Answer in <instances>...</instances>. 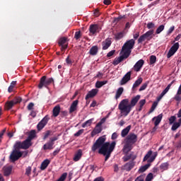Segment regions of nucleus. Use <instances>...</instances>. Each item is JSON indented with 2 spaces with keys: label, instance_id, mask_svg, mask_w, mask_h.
I'll return each instance as SVG.
<instances>
[{
  "label": "nucleus",
  "instance_id": "f257e3e1",
  "mask_svg": "<svg viewBox=\"0 0 181 181\" xmlns=\"http://www.w3.org/2000/svg\"><path fill=\"white\" fill-rule=\"evenodd\" d=\"M105 141H107L105 136H100L92 146L91 151L92 152H96L98 149V153L105 156V162H107L108 159H110L111 153H112L114 149H115L117 142L112 141L110 144V142H105Z\"/></svg>",
  "mask_w": 181,
  "mask_h": 181
},
{
  "label": "nucleus",
  "instance_id": "f03ea898",
  "mask_svg": "<svg viewBox=\"0 0 181 181\" xmlns=\"http://www.w3.org/2000/svg\"><path fill=\"white\" fill-rule=\"evenodd\" d=\"M156 156H158L157 152L153 153L152 150H149L143 158V162H146L147 160L148 163L139 169V173H144L147 169H149L151 163L156 159Z\"/></svg>",
  "mask_w": 181,
  "mask_h": 181
},
{
  "label": "nucleus",
  "instance_id": "7ed1b4c3",
  "mask_svg": "<svg viewBox=\"0 0 181 181\" xmlns=\"http://www.w3.org/2000/svg\"><path fill=\"white\" fill-rule=\"evenodd\" d=\"M138 141V136L134 133H129L125 139V144L123 147L124 153H128L130 151L132 150V145L136 144Z\"/></svg>",
  "mask_w": 181,
  "mask_h": 181
},
{
  "label": "nucleus",
  "instance_id": "20e7f679",
  "mask_svg": "<svg viewBox=\"0 0 181 181\" xmlns=\"http://www.w3.org/2000/svg\"><path fill=\"white\" fill-rule=\"evenodd\" d=\"M135 46V40L131 39L127 40L122 46L121 53H124L126 56H131L132 49Z\"/></svg>",
  "mask_w": 181,
  "mask_h": 181
},
{
  "label": "nucleus",
  "instance_id": "39448f33",
  "mask_svg": "<svg viewBox=\"0 0 181 181\" xmlns=\"http://www.w3.org/2000/svg\"><path fill=\"white\" fill-rule=\"evenodd\" d=\"M128 103H129L128 99H124L119 103L118 106L119 110L125 117H127L129 112H131V110H132V107L128 105Z\"/></svg>",
  "mask_w": 181,
  "mask_h": 181
},
{
  "label": "nucleus",
  "instance_id": "423d86ee",
  "mask_svg": "<svg viewBox=\"0 0 181 181\" xmlns=\"http://www.w3.org/2000/svg\"><path fill=\"white\" fill-rule=\"evenodd\" d=\"M14 149L12 151L10 155V160L13 163L16 162V160H19L20 158H22L23 155V152L21 151V148H16V145L13 146Z\"/></svg>",
  "mask_w": 181,
  "mask_h": 181
},
{
  "label": "nucleus",
  "instance_id": "0eeeda50",
  "mask_svg": "<svg viewBox=\"0 0 181 181\" xmlns=\"http://www.w3.org/2000/svg\"><path fill=\"white\" fill-rule=\"evenodd\" d=\"M52 83H54V80H53V78H47V76H43L40 79V83L38 84V88L40 90H42V88H43V87H45V88H47V87H49V86H50Z\"/></svg>",
  "mask_w": 181,
  "mask_h": 181
},
{
  "label": "nucleus",
  "instance_id": "6e6552de",
  "mask_svg": "<svg viewBox=\"0 0 181 181\" xmlns=\"http://www.w3.org/2000/svg\"><path fill=\"white\" fill-rule=\"evenodd\" d=\"M16 149H29L33 144L32 143L31 141L29 139H26L24 140L23 142L22 141H16L15 143Z\"/></svg>",
  "mask_w": 181,
  "mask_h": 181
},
{
  "label": "nucleus",
  "instance_id": "1a4fd4ad",
  "mask_svg": "<svg viewBox=\"0 0 181 181\" xmlns=\"http://www.w3.org/2000/svg\"><path fill=\"white\" fill-rule=\"evenodd\" d=\"M153 38V30H150L139 37L138 39V44L139 45V43H142V42H145V40H151Z\"/></svg>",
  "mask_w": 181,
  "mask_h": 181
},
{
  "label": "nucleus",
  "instance_id": "9d476101",
  "mask_svg": "<svg viewBox=\"0 0 181 181\" xmlns=\"http://www.w3.org/2000/svg\"><path fill=\"white\" fill-rule=\"evenodd\" d=\"M50 118L49 116L46 115L43 119L37 124V131H42V129L47 125V123L49 122V120Z\"/></svg>",
  "mask_w": 181,
  "mask_h": 181
},
{
  "label": "nucleus",
  "instance_id": "9b49d317",
  "mask_svg": "<svg viewBox=\"0 0 181 181\" xmlns=\"http://www.w3.org/2000/svg\"><path fill=\"white\" fill-rule=\"evenodd\" d=\"M101 30V27L98 24H91L89 27V32L91 35H95L96 33H100Z\"/></svg>",
  "mask_w": 181,
  "mask_h": 181
},
{
  "label": "nucleus",
  "instance_id": "f8f14e48",
  "mask_svg": "<svg viewBox=\"0 0 181 181\" xmlns=\"http://www.w3.org/2000/svg\"><path fill=\"white\" fill-rule=\"evenodd\" d=\"M129 57L123 53L121 56L116 57L114 61L112 62V64L114 66H118L121 62H124L125 59H128Z\"/></svg>",
  "mask_w": 181,
  "mask_h": 181
},
{
  "label": "nucleus",
  "instance_id": "ddd939ff",
  "mask_svg": "<svg viewBox=\"0 0 181 181\" xmlns=\"http://www.w3.org/2000/svg\"><path fill=\"white\" fill-rule=\"evenodd\" d=\"M132 74V72L129 71L127 72L124 76L123 78L121 79V81H119V84L120 86H124V84H127L128 83V81H129V80H131V74Z\"/></svg>",
  "mask_w": 181,
  "mask_h": 181
},
{
  "label": "nucleus",
  "instance_id": "4468645a",
  "mask_svg": "<svg viewBox=\"0 0 181 181\" xmlns=\"http://www.w3.org/2000/svg\"><path fill=\"white\" fill-rule=\"evenodd\" d=\"M135 166V161L130 160L129 162L127 163L123 166V170H126L127 172H129L134 169Z\"/></svg>",
  "mask_w": 181,
  "mask_h": 181
},
{
  "label": "nucleus",
  "instance_id": "2eb2a0df",
  "mask_svg": "<svg viewBox=\"0 0 181 181\" xmlns=\"http://www.w3.org/2000/svg\"><path fill=\"white\" fill-rule=\"evenodd\" d=\"M98 94V89L95 88L92 89L91 90L88 91L87 95L85 97V100H89V98H94Z\"/></svg>",
  "mask_w": 181,
  "mask_h": 181
},
{
  "label": "nucleus",
  "instance_id": "dca6fc26",
  "mask_svg": "<svg viewBox=\"0 0 181 181\" xmlns=\"http://www.w3.org/2000/svg\"><path fill=\"white\" fill-rule=\"evenodd\" d=\"M103 131V127L100 126L98 124H96L93 130L90 133V136L93 137L95 136L98 134H100Z\"/></svg>",
  "mask_w": 181,
  "mask_h": 181
},
{
  "label": "nucleus",
  "instance_id": "f3484780",
  "mask_svg": "<svg viewBox=\"0 0 181 181\" xmlns=\"http://www.w3.org/2000/svg\"><path fill=\"white\" fill-rule=\"evenodd\" d=\"M144 64H145V61L144 59H139L134 66L135 71H140Z\"/></svg>",
  "mask_w": 181,
  "mask_h": 181
},
{
  "label": "nucleus",
  "instance_id": "a211bd4d",
  "mask_svg": "<svg viewBox=\"0 0 181 181\" xmlns=\"http://www.w3.org/2000/svg\"><path fill=\"white\" fill-rule=\"evenodd\" d=\"M78 105V100H74L70 107H69V114H73L74 111H77V106Z\"/></svg>",
  "mask_w": 181,
  "mask_h": 181
},
{
  "label": "nucleus",
  "instance_id": "6ab92c4d",
  "mask_svg": "<svg viewBox=\"0 0 181 181\" xmlns=\"http://www.w3.org/2000/svg\"><path fill=\"white\" fill-rule=\"evenodd\" d=\"M162 118H163V115L162 113L152 118V121H154V125L156 127H158V125L160 124V121H162Z\"/></svg>",
  "mask_w": 181,
  "mask_h": 181
},
{
  "label": "nucleus",
  "instance_id": "aec40b11",
  "mask_svg": "<svg viewBox=\"0 0 181 181\" xmlns=\"http://www.w3.org/2000/svg\"><path fill=\"white\" fill-rule=\"evenodd\" d=\"M139 100H141V95H136L134 98H132L129 105L132 108H134V107H135L136 105V104L138 103V101H139Z\"/></svg>",
  "mask_w": 181,
  "mask_h": 181
},
{
  "label": "nucleus",
  "instance_id": "412c9836",
  "mask_svg": "<svg viewBox=\"0 0 181 181\" xmlns=\"http://www.w3.org/2000/svg\"><path fill=\"white\" fill-rule=\"evenodd\" d=\"M81 156H83V151L81 149H78L75 153L73 160L74 162H78V160L81 159Z\"/></svg>",
  "mask_w": 181,
  "mask_h": 181
},
{
  "label": "nucleus",
  "instance_id": "4be33fe9",
  "mask_svg": "<svg viewBox=\"0 0 181 181\" xmlns=\"http://www.w3.org/2000/svg\"><path fill=\"white\" fill-rule=\"evenodd\" d=\"M111 38H107L105 41L102 42L103 50H107L110 46H111Z\"/></svg>",
  "mask_w": 181,
  "mask_h": 181
},
{
  "label": "nucleus",
  "instance_id": "5701e85b",
  "mask_svg": "<svg viewBox=\"0 0 181 181\" xmlns=\"http://www.w3.org/2000/svg\"><path fill=\"white\" fill-rule=\"evenodd\" d=\"M12 169H13V167L12 165L4 167V176H9V175H11V173H12Z\"/></svg>",
  "mask_w": 181,
  "mask_h": 181
},
{
  "label": "nucleus",
  "instance_id": "b1692460",
  "mask_svg": "<svg viewBox=\"0 0 181 181\" xmlns=\"http://www.w3.org/2000/svg\"><path fill=\"white\" fill-rule=\"evenodd\" d=\"M129 131H131V125L127 126L126 128L122 130L121 136L122 138H125L128 134H129Z\"/></svg>",
  "mask_w": 181,
  "mask_h": 181
},
{
  "label": "nucleus",
  "instance_id": "393cba45",
  "mask_svg": "<svg viewBox=\"0 0 181 181\" xmlns=\"http://www.w3.org/2000/svg\"><path fill=\"white\" fill-rule=\"evenodd\" d=\"M97 53H98V47L97 45L93 46L89 51V54L90 56H96Z\"/></svg>",
  "mask_w": 181,
  "mask_h": 181
},
{
  "label": "nucleus",
  "instance_id": "a878e982",
  "mask_svg": "<svg viewBox=\"0 0 181 181\" xmlns=\"http://www.w3.org/2000/svg\"><path fill=\"white\" fill-rule=\"evenodd\" d=\"M181 126V118L178 119V122H175L173 123L172 127H171V131H176L178 128H180Z\"/></svg>",
  "mask_w": 181,
  "mask_h": 181
},
{
  "label": "nucleus",
  "instance_id": "bb28decb",
  "mask_svg": "<svg viewBox=\"0 0 181 181\" xmlns=\"http://www.w3.org/2000/svg\"><path fill=\"white\" fill-rule=\"evenodd\" d=\"M60 114V105H57L53 108L52 110V115L53 117H59V115Z\"/></svg>",
  "mask_w": 181,
  "mask_h": 181
},
{
  "label": "nucleus",
  "instance_id": "cd10ccee",
  "mask_svg": "<svg viewBox=\"0 0 181 181\" xmlns=\"http://www.w3.org/2000/svg\"><path fill=\"white\" fill-rule=\"evenodd\" d=\"M50 165V160L49 159H46L42 162L40 169L41 170H45L46 168H47Z\"/></svg>",
  "mask_w": 181,
  "mask_h": 181
},
{
  "label": "nucleus",
  "instance_id": "c85d7f7f",
  "mask_svg": "<svg viewBox=\"0 0 181 181\" xmlns=\"http://www.w3.org/2000/svg\"><path fill=\"white\" fill-rule=\"evenodd\" d=\"M53 145H54V143H52V141H48L47 144H45L43 146L44 151H47V149H53Z\"/></svg>",
  "mask_w": 181,
  "mask_h": 181
},
{
  "label": "nucleus",
  "instance_id": "c756f323",
  "mask_svg": "<svg viewBox=\"0 0 181 181\" xmlns=\"http://www.w3.org/2000/svg\"><path fill=\"white\" fill-rule=\"evenodd\" d=\"M122 93H124V88L122 87L119 88L116 91V95L115 96V100H118V98H119V97L122 95Z\"/></svg>",
  "mask_w": 181,
  "mask_h": 181
},
{
  "label": "nucleus",
  "instance_id": "7c9ffc66",
  "mask_svg": "<svg viewBox=\"0 0 181 181\" xmlns=\"http://www.w3.org/2000/svg\"><path fill=\"white\" fill-rule=\"evenodd\" d=\"M142 78H139L133 84L132 90H135L136 87H139V86H141V84L142 83Z\"/></svg>",
  "mask_w": 181,
  "mask_h": 181
},
{
  "label": "nucleus",
  "instance_id": "2f4dec72",
  "mask_svg": "<svg viewBox=\"0 0 181 181\" xmlns=\"http://www.w3.org/2000/svg\"><path fill=\"white\" fill-rule=\"evenodd\" d=\"M160 169L161 172H164V170H168L169 169V163H163L160 165Z\"/></svg>",
  "mask_w": 181,
  "mask_h": 181
},
{
  "label": "nucleus",
  "instance_id": "473e14b6",
  "mask_svg": "<svg viewBox=\"0 0 181 181\" xmlns=\"http://www.w3.org/2000/svg\"><path fill=\"white\" fill-rule=\"evenodd\" d=\"M36 136V131L35 130H31L28 134V136L27 139L28 141H30L32 142V140Z\"/></svg>",
  "mask_w": 181,
  "mask_h": 181
},
{
  "label": "nucleus",
  "instance_id": "72a5a7b5",
  "mask_svg": "<svg viewBox=\"0 0 181 181\" xmlns=\"http://www.w3.org/2000/svg\"><path fill=\"white\" fill-rule=\"evenodd\" d=\"M146 104V100L142 99L139 102V109L138 111L139 112H141L142 111V108H144V106Z\"/></svg>",
  "mask_w": 181,
  "mask_h": 181
},
{
  "label": "nucleus",
  "instance_id": "f704fd0d",
  "mask_svg": "<svg viewBox=\"0 0 181 181\" xmlns=\"http://www.w3.org/2000/svg\"><path fill=\"white\" fill-rule=\"evenodd\" d=\"M107 83H108V81H98L95 83V87H96V88H101V87H103V86H105V84H107Z\"/></svg>",
  "mask_w": 181,
  "mask_h": 181
},
{
  "label": "nucleus",
  "instance_id": "c9c22d12",
  "mask_svg": "<svg viewBox=\"0 0 181 181\" xmlns=\"http://www.w3.org/2000/svg\"><path fill=\"white\" fill-rule=\"evenodd\" d=\"M94 121V118L90 119L86 121L84 123L82 124V128H86V127H90L93 122Z\"/></svg>",
  "mask_w": 181,
  "mask_h": 181
},
{
  "label": "nucleus",
  "instance_id": "e433bc0d",
  "mask_svg": "<svg viewBox=\"0 0 181 181\" xmlns=\"http://www.w3.org/2000/svg\"><path fill=\"white\" fill-rule=\"evenodd\" d=\"M11 101L13 102V104H14V105H16V104H21V103H22V98L19 96L15 97Z\"/></svg>",
  "mask_w": 181,
  "mask_h": 181
},
{
  "label": "nucleus",
  "instance_id": "4c0bfd02",
  "mask_svg": "<svg viewBox=\"0 0 181 181\" xmlns=\"http://www.w3.org/2000/svg\"><path fill=\"white\" fill-rule=\"evenodd\" d=\"M124 37V32H120L115 34V40H119Z\"/></svg>",
  "mask_w": 181,
  "mask_h": 181
},
{
  "label": "nucleus",
  "instance_id": "58836bf2",
  "mask_svg": "<svg viewBox=\"0 0 181 181\" xmlns=\"http://www.w3.org/2000/svg\"><path fill=\"white\" fill-rule=\"evenodd\" d=\"M163 30H165V25H159L156 30V35H159L161 32H163Z\"/></svg>",
  "mask_w": 181,
  "mask_h": 181
},
{
  "label": "nucleus",
  "instance_id": "ea45409f",
  "mask_svg": "<svg viewBox=\"0 0 181 181\" xmlns=\"http://www.w3.org/2000/svg\"><path fill=\"white\" fill-rule=\"evenodd\" d=\"M66 42H67V38L66 37H62L59 40V46H64L66 45Z\"/></svg>",
  "mask_w": 181,
  "mask_h": 181
},
{
  "label": "nucleus",
  "instance_id": "a19ab883",
  "mask_svg": "<svg viewBox=\"0 0 181 181\" xmlns=\"http://www.w3.org/2000/svg\"><path fill=\"white\" fill-rule=\"evenodd\" d=\"M156 107H158V102H153L150 110L148 111V114H152V112H153V111H155L156 109Z\"/></svg>",
  "mask_w": 181,
  "mask_h": 181
},
{
  "label": "nucleus",
  "instance_id": "79ce46f5",
  "mask_svg": "<svg viewBox=\"0 0 181 181\" xmlns=\"http://www.w3.org/2000/svg\"><path fill=\"white\" fill-rule=\"evenodd\" d=\"M172 84H173V81H172L170 83H169L168 85V86L165 88V90H163V92L161 93L165 95L168 93V91H169V90H170V87H172Z\"/></svg>",
  "mask_w": 181,
  "mask_h": 181
},
{
  "label": "nucleus",
  "instance_id": "37998d69",
  "mask_svg": "<svg viewBox=\"0 0 181 181\" xmlns=\"http://www.w3.org/2000/svg\"><path fill=\"white\" fill-rule=\"evenodd\" d=\"M15 105L14 103L12 102V100L8 101L6 103V110H11L12 107H13Z\"/></svg>",
  "mask_w": 181,
  "mask_h": 181
},
{
  "label": "nucleus",
  "instance_id": "c03bdc74",
  "mask_svg": "<svg viewBox=\"0 0 181 181\" xmlns=\"http://www.w3.org/2000/svg\"><path fill=\"white\" fill-rule=\"evenodd\" d=\"M171 50L174 52H177L179 50V42H175L170 48Z\"/></svg>",
  "mask_w": 181,
  "mask_h": 181
},
{
  "label": "nucleus",
  "instance_id": "a18cd8bd",
  "mask_svg": "<svg viewBox=\"0 0 181 181\" xmlns=\"http://www.w3.org/2000/svg\"><path fill=\"white\" fill-rule=\"evenodd\" d=\"M159 4H160V0H156L155 1H153L152 3H151L148 7V8H152V6H156V5H159Z\"/></svg>",
  "mask_w": 181,
  "mask_h": 181
},
{
  "label": "nucleus",
  "instance_id": "49530a36",
  "mask_svg": "<svg viewBox=\"0 0 181 181\" xmlns=\"http://www.w3.org/2000/svg\"><path fill=\"white\" fill-rule=\"evenodd\" d=\"M156 63V56L151 55L150 57V62L149 64H155Z\"/></svg>",
  "mask_w": 181,
  "mask_h": 181
},
{
  "label": "nucleus",
  "instance_id": "de8ad7c7",
  "mask_svg": "<svg viewBox=\"0 0 181 181\" xmlns=\"http://www.w3.org/2000/svg\"><path fill=\"white\" fill-rule=\"evenodd\" d=\"M81 37V31H76L74 35V39L78 40Z\"/></svg>",
  "mask_w": 181,
  "mask_h": 181
},
{
  "label": "nucleus",
  "instance_id": "09e8293b",
  "mask_svg": "<svg viewBox=\"0 0 181 181\" xmlns=\"http://www.w3.org/2000/svg\"><path fill=\"white\" fill-rule=\"evenodd\" d=\"M180 95H181V93H179V92L177 91L174 98L175 101H177L178 103L181 102V96Z\"/></svg>",
  "mask_w": 181,
  "mask_h": 181
},
{
  "label": "nucleus",
  "instance_id": "8fccbe9b",
  "mask_svg": "<svg viewBox=\"0 0 181 181\" xmlns=\"http://www.w3.org/2000/svg\"><path fill=\"white\" fill-rule=\"evenodd\" d=\"M169 124L170 125H173L175 122V121H176V116H171L169 119Z\"/></svg>",
  "mask_w": 181,
  "mask_h": 181
},
{
  "label": "nucleus",
  "instance_id": "3c124183",
  "mask_svg": "<svg viewBox=\"0 0 181 181\" xmlns=\"http://www.w3.org/2000/svg\"><path fill=\"white\" fill-rule=\"evenodd\" d=\"M152 179H153V174L150 173L147 175L145 181H152Z\"/></svg>",
  "mask_w": 181,
  "mask_h": 181
},
{
  "label": "nucleus",
  "instance_id": "603ef678",
  "mask_svg": "<svg viewBox=\"0 0 181 181\" xmlns=\"http://www.w3.org/2000/svg\"><path fill=\"white\" fill-rule=\"evenodd\" d=\"M175 53H176L175 51L170 49L168 54H167L168 59H170V57H172V56H173V54H175Z\"/></svg>",
  "mask_w": 181,
  "mask_h": 181
},
{
  "label": "nucleus",
  "instance_id": "864d4df0",
  "mask_svg": "<svg viewBox=\"0 0 181 181\" xmlns=\"http://www.w3.org/2000/svg\"><path fill=\"white\" fill-rule=\"evenodd\" d=\"M173 30H175V25L171 26L168 30L167 31V35L170 36L172 33H173Z\"/></svg>",
  "mask_w": 181,
  "mask_h": 181
},
{
  "label": "nucleus",
  "instance_id": "5fc2aeb1",
  "mask_svg": "<svg viewBox=\"0 0 181 181\" xmlns=\"http://www.w3.org/2000/svg\"><path fill=\"white\" fill-rule=\"evenodd\" d=\"M30 173H32V167L28 166L26 169H25V175L27 176H30Z\"/></svg>",
  "mask_w": 181,
  "mask_h": 181
},
{
  "label": "nucleus",
  "instance_id": "6e6d98bb",
  "mask_svg": "<svg viewBox=\"0 0 181 181\" xmlns=\"http://www.w3.org/2000/svg\"><path fill=\"white\" fill-rule=\"evenodd\" d=\"M134 181H145V175L137 177Z\"/></svg>",
  "mask_w": 181,
  "mask_h": 181
},
{
  "label": "nucleus",
  "instance_id": "4d7b16f0",
  "mask_svg": "<svg viewBox=\"0 0 181 181\" xmlns=\"http://www.w3.org/2000/svg\"><path fill=\"white\" fill-rule=\"evenodd\" d=\"M83 133H84V129H81L74 134V136H80V135H82V134Z\"/></svg>",
  "mask_w": 181,
  "mask_h": 181
},
{
  "label": "nucleus",
  "instance_id": "13d9d810",
  "mask_svg": "<svg viewBox=\"0 0 181 181\" xmlns=\"http://www.w3.org/2000/svg\"><path fill=\"white\" fill-rule=\"evenodd\" d=\"M52 134V131L50 130H48L45 133V135H44V137H43V139H47V138H49V135H50Z\"/></svg>",
  "mask_w": 181,
  "mask_h": 181
},
{
  "label": "nucleus",
  "instance_id": "bf43d9fd",
  "mask_svg": "<svg viewBox=\"0 0 181 181\" xmlns=\"http://www.w3.org/2000/svg\"><path fill=\"white\" fill-rule=\"evenodd\" d=\"M33 107H35V104L33 103H30L27 106L28 111H32L33 110Z\"/></svg>",
  "mask_w": 181,
  "mask_h": 181
},
{
  "label": "nucleus",
  "instance_id": "052dcab7",
  "mask_svg": "<svg viewBox=\"0 0 181 181\" xmlns=\"http://www.w3.org/2000/svg\"><path fill=\"white\" fill-rule=\"evenodd\" d=\"M146 87H148V83H145L140 87L139 91H144V90L146 89Z\"/></svg>",
  "mask_w": 181,
  "mask_h": 181
},
{
  "label": "nucleus",
  "instance_id": "680f3d73",
  "mask_svg": "<svg viewBox=\"0 0 181 181\" xmlns=\"http://www.w3.org/2000/svg\"><path fill=\"white\" fill-rule=\"evenodd\" d=\"M132 158V156L131 155H129V156H124L123 157V160L124 162H128V160H129V159H131Z\"/></svg>",
  "mask_w": 181,
  "mask_h": 181
},
{
  "label": "nucleus",
  "instance_id": "e2e57ef3",
  "mask_svg": "<svg viewBox=\"0 0 181 181\" xmlns=\"http://www.w3.org/2000/svg\"><path fill=\"white\" fill-rule=\"evenodd\" d=\"M115 54V50H112L107 53V57H112V56H114Z\"/></svg>",
  "mask_w": 181,
  "mask_h": 181
},
{
  "label": "nucleus",
  "instance_id": "0e129e2a",
  "mask_svg": "<svg viewBox=\"0 0 181 181\" xmlns=\"http://www.w3.org/2000/svg\"><path fill=\"white\" fill-rule=\"evenodd\" d=\"M148 29H153L155 28V24L153 23H148L147 24Z\"/></svg>",
  "mask_w": 181,
  "mask_h": 181
},
{
  "label": "nucleus",
  "instance_id": "69168bd1",
  "mask_svg": "<svg viewBox=\"0 0 181 181\" xmlns=\"http://www.w3.org/2000/svg\"><path fill=\"white\" fill-rule=\"evenodd\" d=\"M133 37H134V40H136V39H138V37H139V31L136 32L133 35Z\"/></svg>",
  "mask_w": 181,
  "mask_h": 181
},
{
  "label": "nucleus",
  "instance_id": "338daca9",
  "mask_svg": "<svg viewBox=\"0 0 181 181\" xmlns=\"http://www.w3.org/2000/svg\"><path fill=\"white\" fill-rule=\"evenodd\" d=\"M93 14L95 16L98 17V16L100 15V10H98V8L95 9Z\"/></svg>",
  "mask_w": 181,
  "mask_h": 181
},
{
  "label": "nucleus",
  "instance_id": "774afa93",
  "mask_svg": "<svg viewBox=\"0 0 181 181\" xmlns=\"http://www.w3.org/2000/svg\"><path fill=\"white\" fill-rule=\"evenodd\" d=\"M93 181H104V178L103 177H99L95 178Z\"/></svg>",
  "mask_w": 181,
  "mask_h": 181
}]
</instances>
